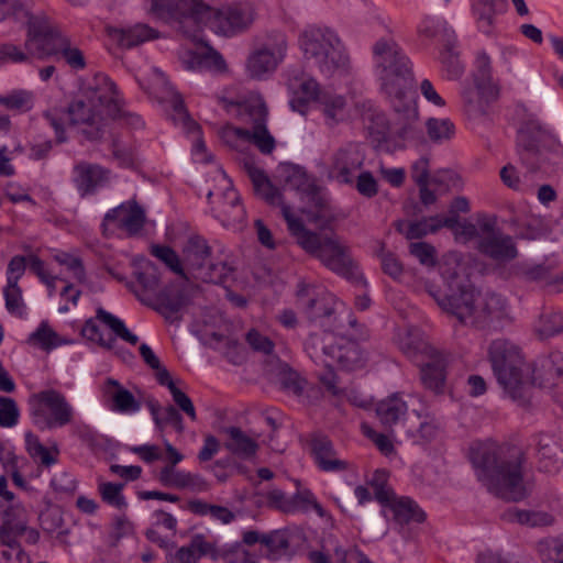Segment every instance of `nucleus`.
<instances>
[{"label":"nucleus","mask_w":563,"mask_h":563,"mask_svg":"<svg viewBox=\"0 0 563 563\" xmlns=\"http://www.w3.org/2000/svg\"><path fill=\"white\" fill-rule=\"evenodd\" d=\"M254 188V192L272 206H279L287 223V229L296 243L309 255L318 258L327 268L346 278L358 277L350 250L335 235H320L306 228L302 220L294 214L291 208L284 202L283 195L275 188L264 170L252 161L244 162Z\"/></svg>","instance_id":"f257e3e1"},{"label":"nucleus","mask_w":563,"mask_h":563,"mask_svg":"<svg viewBox=\"0 0 563 563\" xmlns=\"http://www.w3.org/2000/svg\"><path fill=\"white\" fill-rule=\"evenodd\" d=\"M376 76L379 90L389 101L395 112L406 124L399 133H407V124L419 120L418 82L413 75L412 64L408 56L394 45L379 41L373 47Z\"/></svg>","instance_id":"f03ea898"},{"label":"nucleus","mask_w":563,"mask_h":563,"mask_svg":"<svg viewBox=\"0 0 563 563\" xmlns=\"http://www.w3.org/2000/svg\"><path fill=\"white\" fill-rule=\"evenodd\" d=\"M470 460L478 481L497 497L519 501L527 496L521 470L523 453L519 449L475 443L470 448Z\"/></svg>","instance_id":"7ed1b4c3"},{"label":"nucleus","mask_w":563,"mask_h":563,"mask_svg":"<svg viewBox=\"0 0 563 563\" xmlns=\"http://www.w3.org/2000/svg\"><path fill=\"white\" fill-rule=\"evenodd\" d=\"M430 295L443 311L454 316L460 323L465 325L482 330H497L511 321L506 298L496 292L464 291L463 295L450 294L439 297L430 291Z\"/></svg>","instance_id":"20e7f679"},{"label":"nucleus","mask_w":563,"mask_h":563,"mask_svg":"<svg viewBox=\"0 0 563 563\" xmlns=\"http://www.w3.org/2000/svg\"><path fill=\"white\" fill-rule=\"evenodd\" d=\"M305 58L327 77H343L351 73V58L338 34L325 26H309L299 35Z\"/></svg>","instance_id":"39448f33"},{"label":"nucleus","mask_w":563,"mask_h":563,"mask_svg":"<svg viewBox=\"0 0 563 563\" xmlns=\"http://www.w3.org/2000/svg\"><path fill=\"white\" fill-rule=\"evenodd\" d=\"M488 358L498 384L520 406L530 401V388L536 384L529 377L520 349L508 340H494L488 347Z\"/></svg>","instance_id":"423d86ee"},{"label":"nucleus","mask_w":563,"mask_h":563,"mask_svg":"<svg viewBox=\"0 0 563 563\" xmlns=\"http://www.w3.org/2000/svg\"><path fill=\"white\" fill-rule=\"evenodd\" d=\"M174 9L181 16V23L192 21L198 29L206 26L225 36L245 30L253 20L247 10L241 8L217 10L201 0H177Z\"/></svg>","instance_id":"0eeeda50"},{"label":"nucleus","mask_w":563,"mask_h":563,"mask_svg":"<svg viewBox=\"0 0 563 563\" xmlns=\"http://www.w3.org/2000/svg\"><path fill=\"white\" fill-rule=\"evenodd\" d=\"M223 107L228 111H235L236 114L252 129L228 126L223 131L225 140L239 137L245 141H252L263 154H269L275 148V140L266 128L267 108L261 98H253L244 103H235L222 100Z\"/></svg>","instance_id":"6e6552de"},{"label":"nucleus","mask_w":563,"mask_h":563,"mask_svg":"<svg viewBox=\"0 0 563 563\" xmlns=\"http://www.w3.org/2000/svg\"><path fill=\"white\" fill-rule=\"evenodd\" d=\"M11 14L27 26L24 48L32 53V57L43 60L56 53L57 42L65 34L46 16L31 14L19 0L11 4Z\"/></svg>","instance_id":"1a4fd4ad"},{"label":"nucleus","mask_w":563,"mask_h":563,"mask_svg":"<svg viewBox=\"0 0 563 563\" xmlns=\"http://www.w3.org/2000/svg\"><path fill=\"white\" fill-rule=\"evenodd\" d=\"M31 415L40 429H53L69 424L74 419V408L66 397L55 390L46 389L31 397Z\"/></svg>","instance_id":"9d476101"},{"label":"nucleus","mask_w":563,"mask_h":563,"mask_svg":"<svg viewBox=\"0 0 563 563\" xmlns=\"http://www.w3.org/2000/svg\"><path fill=\"white\" fill-rule=\"evenodd\" d=\"M477 224L481 229L476 246L478 252L498 263L510 262L518 256L514 239L497 229L495 217L478 213Z\"/></svg>","instance_id":"9b49d317"},{"label":"nucleus","mask_w":563,"mask_h":563,"mask_svg":"<svg viewBox=\"0 0 563 563\" xmlns=\"http://www.w3.org/2000/svg\"><path fill=\"white\" fill-rule=\"evenodd\" d=\"M482 264L471 254L461 255L452 252L443 256L440 273L446 280L451 294L473 292L472 279L481 273Z\"/></svg>","instance_id":"f8f14e48"},{"label":"nucleus","mask_w":563,"mask_h":563,"mask_svg":"<svg viewBox=\"0 0 563 563\" xmlns=\"http://www.w3.org/2000/svg\"><path fill=\"white\" fill-rule=\"evenodd\" d=\"M287 42L283 34H275L260 44L249 55L245 64L247 75L264 79L273 74L286 56Z\"/></svg>","instance_id":"ddd939ff"},{"label":"nucleus","mask_w":563,"mask_h":563,"mask_svg":"<svg viewBox=\"0 0 563 563\" xmlns=\"http://www.w3.org/2000/svg\"><path fill=\"white\" fill-rule=\"evenodd\" d=\"M136 283H128L126 286L145 305L152 306L154 301H159L166 309L177 312L185 305L183 297L170 299L165 291H158L159 272L157 267L146 261L139 271L135 272Z\"/></svg>","instance_id":"4468645a"},{"label":"nucleus","mask_w":563,"mask_h":563,"mask_svg":"<svg viewBox=\"0 0 563 563\" xmlns=\"http://www.w3.org/2000/svg\"><path fill=\"white\" fill-rule=\"evenodd\" d=\"M355 107L362 115L368 134L378 145L393 140L395 136L405 140L410 135L413 124H407V133L405 135L399 133L401 128L406 124V121L400 115L397 114V122L390 125L385 113L375 109L371 101L365 100L356 102Z\"/></svg>","instance_id":"2eb2a0df"},{"label":"nucleus","mask_w":563,"mask_h":563,"mask_svg":"<svg viewBox=\"0 0 563 563\" xmlns=\"http://www.w3.org/2000/svg\"><path fill=\"white\" fill-rule=\"evenodd\" d=\"M67 113L70 123L80 125L81 133L89 140L100 139L104 133L107 121L112 119L84 96L68 106Z\"/></svg>","instance_id":"dca6fc26"},{"label":"nucleus","mask_w":563,"mask_h":563,"mask_svg":"<svg viewBox=\"0 0 563 563\" xmlns=\"http://www.w3.org/2000/svg\"><path fill=\"white\" fill-rule=\"evenodd\" d=\"M364 154L357 143H346L339 147L330 157L328 177L340 184H351L354 174L361 169Z\"/></svg>","instance_id":"f3484780"},{"label":"nucleus","mask_w":563,"mask_h":563,"mask_svg":"<svg viewBox=\"0 0 563 563\" xmlns=\"http://www.w3.org/2000/svg\"><path fill=\"white\" fill-rule=\"evenodd\" d=\"M297 296L307 318L321 324L334 314L339 303L334 295L307 285H300Z\"/></svg>","instance_id":"a211bd4d"},{"label":"nucleus","mask_w":563,"mask_h":563,"mask_svg":"<svg viewBox=\"0 0 563 563\" xmlns=\"http://www.w3.org/2000/svg\"><path fill=\"white\" fill-rule=\"evenodd\" d=\"M82 96L112 119L121 113V102L115 85L106 75L98 74L89 80Z\"/></svg>","instance_id":"6ab92c4d"},{"label":"nucleus","mask_w":563,"mask_h":563,"mask_svg":"<svg viewBox=\"0 0 563 563\" xmlns=\"http://www.w3.org/2000/svg\"><path fill=\"white\" fill-rule=\"evenodd\" d=\"M104 406L118 413L131 415L141 409V402L119 380L108 377L100 387Z\"/></svg>","instance_id":"aec40b11"},{"label":"nucleus","mask_w":563,"mask_h":563,"mask_svg":"<svg viewBox=\"0 0 563 563\" xmlns=\"http://www.w3.org/2000/svg\"><path fill=\"white\" fill-rule=\"evenodd\" d=\"M287 86L294 98L290 104L294 110L305 112L306 104L311 100H317L320 96L319 85L309 74L299 67L288 70Z\"/></svg>","instance_id":"412c9836"},{"label":"nucleus","mask_w":563,"mask_h":563,"mask_svg":"<svg viewBox=\"0 0 563 563\" xmlns=\"http://www.w3.org/2000/svg\"><path fill=\"white\" fill-rule=\"evenodd\" d=\"M424 390L435 396L446 390V362L433 346L424 343Z\"/></svg>","instance_id":"4be33fe9"},{"label":"nucleus","mask_w":563,"mask_h":563,"mask_svg":"<svg viewBox=\"0 0 563 563\" xmlns=\"http://www.w3.org/2000/svg\"><path fill=\"white\" fill-rule=\"evenodd\" d=\"M144 222V210L136 202L128 201L106 213L103 225L115 223L129 234H135L143 228Z\"/></svg>","instance_id":"5701e85b"},{"label":"nucleus","mask_w":563,"mask_h":563,"mask_svg":"<svg viewBox=\"0 0 563 563\" xmlns=\"http://www.w3.org/2000/svg\"><path fill=\"white\" fill-rule=\"evenodd\" d=\"M224 437L223 446L234 456L241 460H252L258 451L257 438L249 434L239 427L222 428Z\"/></svg>","instance_id":"b1692460"},{"label":"nucleus","mask_w":563,"mask_h":563,"mask_svg":"<svg viewBox=\"0 0 563 563\" xmlns=\"http://www.w3.org/2000/svg\"><path fill=\"white\" fill-rule=\"evenodd\" d=\"M223 191L218 202L217 211L222 221L228 224L240 223L244 219V208L240 202L236 190L232 187L231 180L222 174Z\"/></svg>","instance_id":"393cba45"},{"label":"nucleus","mask_w":563,"mask_h":563,"mask_svg":"<svg viewBox=\"0 0 563 563\" xmlns=\"http://www.w3.org/2000/svg\"><path fill=\"white\" fill-rule=\"evenodd\" d=\"M163 101H166L170 104L174 111V120L178 121L183 124L184 129L187 132L192 133L197 136L196 143L194 145V150L196 153H202L206 150L203 141L199 137L200 129L198 124L189 117L187 110L185 109L184 100L180 95L174 90L170 85H166V95L162 97Z\"/></svg>","instance_id":"a878e982"},{"label":"nucleus","mask_w":563,"mask_h":563,"mask_svg":"<svg viewBox=\"0 0 563 563\" xmlns=\"http://www.w3.org/2000/svg\"><path fill=\"white\" fill-rule=\"evenodd\" d=\"M474 84L477 89L478 98L474 100L473 92L465 93L464 100L466 110L471 115H483L486 112V106L498 98L499 86L493 77Z\"/></svg>","instance_id":"bb28decb"},{"label":"nucleus","mask_w":563,"mask_h":563,"mask_svg":"<svg viewBox=\"0 0 563 563\" xmlns=\"http://www.w3.org/2000/svg\"><path fill=\"white\" fill-rule=\"evenodd\" d=\"M210 246L206 240L200 236H191L183 251L184 263L187 274L197 277V272L202 271L207 262L210 260Z\"/></svg>","instance_id":"cd10ccee"},{"label":"nucleus","mask_w":563,"mask_h":563,"mask_svg":"<svg viewBox=\"0 0 563 563\" xmlns=\"http://www.w3.org/2000/svg\"><path fill=\"white\" fill-rule=\"evenodd\" d=\"M311 452L314 462L324 472H342L347 467L346 462L336 456L331 441L324 437L312 439Z\"/></svg>","instance_id":"c85d7f7f"},{"label":"nucleus","mask_w":563,"mask_h":563,"mask_svg":"<svg viewBox=\"0 0 563 563\" xmlns=\"http://www.w3.org/2000/svg\"><path fill=\"white\" fill-rule=\"evenodd\" d=\"M393 514V520L404 528L419 518L418 503L406 496L393 494L388 500L380 504Z\"/></svg>","instance_id":"c756f323"},{"label":"nucleus","mask_w":563,"mask_h":563,"mask_svg":"<svg viewBox=\"0 0 563 563\" xmlns=\"http://www.w3.org/2000/svg\"><path fill=\"white\" fill-rule=\"evenodd\" d=\"M538 461L539 467L547 473H555L563 464V450L550 435L538 437Z\"/></svg>","instance_id":"7c9ffc66"},{"label":"nucleus","mask_w":563,"mask_h":563,"mask_svg":"<svg viewBox=\"0 0 563 563\" xmlns=\"http://www.w3.org/2000/svg\"><path fill=\"white\" fill-rule=\"evenodd\" d=\"M440 60L449 79H459L464 74L465 67L460 59L459 42L453 32L444 35Z\"/></svg>","instance_id":"2f4dec72"},{"label":"nucleus","mask_w":563,"mask_h":563,"mask_svg":"<svg viewBox=\"0 0 563 563\" xmlns=\"http://www.w3.org/2000/svg\"><path fill=\"white\" fill-rule=\"evenodd\" d=\"M317 102L327 124L330 126L338 124L347 117L346 100L341 95L321 92Z\"/></svg>","instance_id":"473e14b6"},{"label":"nucleus","mask_w":563,"mask_h":563,"mask_svg":"<svg viewBox=\"0 0 563 563\" xmlns=\"http://www.w3.org/2000/svg\"><path fill=\"white\" fill-rule=\"evenodd\" d=\"M183 65L188 70L214 69L222 71L225 68V62L222 56L209 48L201 52L188 51L183 56Z\"/></svg>","instance_id":"72a5a7b5"},{"label":"nucleus","mask_w":563,"mask_h":563,"mask_svg":"<svg viewBox=\"0 0 563 563\" xmlns=\"http://www.w3.org/2000/svg\"><path fill=\"white\" fill-rule=\"evenodd\" d=\"M307 203H309V208L306 209L303 207L302 212L307 213L309 221L314 223L320 230L329 229L335 220V216L322 190Z\"/></svg>","instance_id":"f704fd0d"},{"label":"nucleus","mask_w":563,"mask_h":563,"mask_svg":"<svg viewBox=\"0 0 563 563\" xmlns=\"http://www.w3.org/2000/svg\"><path fill=\"white\" fill-rule=\"evenodd\" d=\"M76 185L82 196L90 194L106 178L107 172L98 165L80 163L75 167Z\"/></svg>","instance_id":"c9c22d12"},{"label":"nucleus","mask_w":563,"mask_h":563,"mask_svg":"<svg viewBox=\"0 0 563 563\" xmlns=\"http://www.w3.org/2000/svg\"><path fill=\"white\" fill-rule=\"evenodd\" d=\"M407 404L399 394H393L376 406V416L384 426L391 427L407 412Z\"/></svg>","instance_id":"e433bc0d"},{"label":"nucleus","mask_w":563,"mask_h":563,"mask_svg":"<svg viewBox=\"0 0 563 563\" xmlns=\"http://www.w3.org/2000/svg\"><path fill=\"white\" fill-rule=\"evenodd\" d=\"M451 173L449 170L429 172L424 167V206L435 202L438 196L450 188Z\"/></svg>","instance_id":"4c0bfd02"},{"label":"nucleus","mask_w":563,"mask_h":563,"mask_svg":"<svg viewBox=\"0 0 563 563\" xmlns=\"http://www.w3.org/2000/svg\"><path fill=\"white\" fill-rule=\"evenodd\" d=\"M286 187L296 190L300 198L307 202L321 191V188L314 184V180L299 168L290 170L286 177Z\"/></svg>","instance_id":"58836bf2"},{"label":"nucleus","mask_w":563,"mask_h":563,"mask_svg":"<svg viewBox=\"0 0 563 563\" xmlns=\"http://www.w3.org/2000/svg\"><path fill=\"white\" fill-rule=\"evenodd\" d=\"M158 37V31L147 24L137 23L133 26L122 29L120 31L119 41L123 47L131 48Z\"/></svg>","instance_id":"ea45409f"},{"label":"nucleus","mask_w":563,"mask_h":563,"mask_svg":"<svg viewBox=\"0 0 563 563\" xmlns=\"http://www.w3.org/2000/svg\"><path fill=\"white\" fill-rule=\"evenodd\" d=\"M556 268V262L536 265L523 264L519 266L518 275L526 282L542 283L545 287L551 289V282Z\"/></svg>","instance_id":"a19ab883"},{"label":"nucleus","mask_w":563,"mask_h":563,"mask_svg":"<svg viewBox=\"0 0 563 563\" xmlns=\"http://www.w3.org/2000/svg\"><path fill=\"white\" fill-rule=\"evenodd\" d=\"M424 125L429 141L434 144L449 142L455 135V125L449 118L429 117Z\"/></svg>","instance_id":"79ce46f5"},{"label":"nucleus","mask_w":563,"mask_h":563,"mask_svg":"<svg viewBox=\"0 0 563 563\" xmlns=\"http://www.w3.org/2000/svg\"><path fill=\"white\" fill-rule=\"evenodd\" d=\"M421 332L418 327H406L398 334V345L401 352L420 366Z\"/></svg>","instance_id":"37998d69"},{"label":"nucleus","mask_w":563,"mask_h":563,"mask_svg":"<svg viewBox=\"0 0 563 563\" xmlns=\"http://www.w3.org/2000/svg\"><path fill=\"white\" fill-rule=\"evenodd\" d=\"M534 332L541 340L563 332V312L543 311L534 324Z\"/></svg>","instance_id":"c03bdc74"},{"label":"nucleus","mask_w":563,"mask_h":563,"mask_svg":"<svg viewBox=\"0 0 563 563\" xmlns=\"http://www.w3.org/2000/svg\"><path fill=\"white\" fill-rule=\"evenodd\" d=\"M53 56H60L74 70H81L86 67L84 52L66 34L62 40H58L56 53Z\"/></svg>","instance_id":"a18cd8bd"},{"label":"nucleus","mask_w":563,"mask_h":563,"mask_svg":"<svg viewBox=\"0 0 563 563\" xmlns=\"http://www.w3.org/2000/svg\"><path fill=\"white\" fill-rule=\"evenodd\" d=\"M233 274V268L222 260H210L207 262L202 271L197 272L196 279L206 283L222 284L227 282Z\"/></svg>","instance_id":"49530a36"},{"label":"nucleus","mask_w":563,"mask_h":563,"mask_svg":"<svg viewBox=\"0 0 563 563\" xmlns=\"http://www.w3.org/2000/svg\"><path fill=\"white\" fill-rule=\"evenodd\" d=\"M330 356L346 369H354L362 364V354L355 342L331 347Z\"/></svg>","instance_id":"de8ad7c7"},{"label":"nucleus","mask_w":563,"mask_h":563,"mask_svg":"<svg viewBox=\"0 0 563 563\" xmlns=\"http://www.w3.org/2000/svg\"><path fill=\"white\" fill-rule=\"evenodd\" d=\"M508 515L510 520L532 528L552 526L555 521L554 516L547 511L514 509Z\"/></svg>","instance_id":"09e8293b"},{"label":"nucleus","mask_w":563,"mask_h":563,"mask_svg":"<svg viewBox=\"0 0 563 563\" xmlns=\"http://www.w3.org/2000/svg\"><path fill=\"white\" fill-rule=\"evenodd\" d=\"M96 319L106 324L111 331L122 339L123 341L134 345L137 343V335L133 334L124 324V322L106 311L103 308H98L96 311Z\"/></svg>","instance_id":"8fccbe9b"},{"label":"nucleus","mask_w":563,"mask_h":563,"mask_svg":"<svg viewBox=\"0 0 563 563\" xmlns=\"http://www.w3.org/2000/svg\"><path fill=\"white\" fill-rule=\"evenodd\" d=\"M473 10L478 30L485 34H490L495 20V0H476Z\"/></svg>","instance_id":"3c124183"},{"label":"nucleus","mask_w":563,"mask_h":563,"mask_svg":"<svg viewBox=\"0 0 563 563\" xmlns=\"http://www.w3.org/2000/svg\"><path fill=\"white\" fill-rule=\"evenodd\" d=\"M24 509L20 504L11 505L3 511V523L0 528V536L25 530V522L22 519Z\"/></svg>","instance_id":"603ef678"},{"label":"nucleus","mask_w":563,"mask_h":563,"mask_svg":"<svg viewBox=\"0 0 563 563\" xmlns=\"http://www.w3.org/2000/svg\"><path fill=\"white\" fill-rule=\"evenodd\" d=\"M0 104L12 111H29L33 107V96L26 90H14L0 96Z\"/></svg>","instance_id":"864d4df0"},{"label":"nucleus","mask_w":563,"mask_h":563,"mask_svg":"<svg viewBox=\"0 0 563 563\" xmlns=\"http://www.w3.org/2000/svg\"><path fill=\"white\" fill-rule=\"evenodd\" d=\"M457 243L466 244L474 239H479L481 229L476 223L468 221L467 219H456V222L449 228Z\"/></svg>","instance_id":"5fc2aeb1"},{"label":"nucleus","mask_w":563,"mask_h":563,"mask_svg":"<svg viewBox=\"0 0 563 563\" xmlns=\"http://www.w3.org/2000/svg\"><path fill=\"white\" fill-rule=\"evenodd\" d=\"M32 53L27 49H22L13 43H3L0 45V66L5 63L23 64L30 63Z\"/></svg>","instance_id":"6e6d98bb"},{"label":"nucleus","mask_w":563,"mask_h":563,"mask_svg":"<svg viewBox=\"0 0 563 563\" xmlns=\"http://www.w3.org/2000/svg\"><path fill=\"white\" fill-rule=\"evenodd\" d=\"M152 254L161 260L168 268H170V271L187 278L180 260L173 249L168 246L154 245L152 247Z\"/></svg>","instance_id":"4d7b16f0"},{"label":"nucleus","mask_w":563,"mask_h":563,"mask_svg":"<svg viewBox=\"0 0 563 563\" xmlns=\"http://www.w3.org/2000/svg\"><path fill=\"white\" fill-rule=\"evenodd\" d=\"M3 294L8 311L18 317H23L25 312V305L22 298V290L19 285L7 284Z\"/></svg>","instance_id":"13d9d810"},{"label":"nucleus","mask_w":563,"mask_h":563,"mask_svg":"<svg viewBox=\"0 0 563 563\" xmlns=\"http://www.w3.org/2000/svg\"><path fill=\"white\" fill-rule=\"evenodd\" d=\"M123 486V484L100 483L99 493L107 504L121 509L126 506L125 499L121 494Z\"/></svg>","instance_id":"bf43d9fd"},{"label":"nucleus","mask_w":563,"mask_h":563,"mask_svg":"<svg viewBox=\"0 0 563 563\" xmlns=\"http://www.w3.org/2000/svg\"><path fill=\"white\" fill-rule=\"evenodd\" d=\"M20 416L16 402L9 397H0V427L12 428Z\"/></svg>","instance_id":"052dcab7"},{"label":"nucleus","mask_w":563,"mask_h":563,"mask_svg":"<svg viewBox=\"0 0 563 563\" xmlns=\"http://www.w3.org/2000/svg\"><path fill=\"white\" fill-rule=\"evenodd\" d=\"M388 473L385 470H377L371 479V486L374 489L376 500L382 504L395 494L387 484Z\"/></svg>","instance_id":"680f3d73"},{"label":"nucleus","mask_w":563,"mask_h":563,"mask_svg":"<svg viewBox=\"0 0 563 563\" xmlns=\"http://www.w3.org/2000/svg\"><path fill=\"white\" fill-rule=\"evenodd\" d=\"M262 545L272 554H277L289 548V540L285 531L274 530L263 534Z\"/></svg>","instance_id":"e2e57ef3"},{"label":"nucleus","mask_w":563,"mask_h":563,"mask_svg":"<svg viewBox=\"0 0 563 563\" xmlns=\"http://www.w3.org/2000/svg\"><path fill=\"white\" fill-rule=\"evenodd\" d=\"M25 443L27 452L33 457H38L42 464L49 466L55 463V459L48 450L40 442L38 438L32 432L25 434Z\"/></svg>","instance_id":"0e129e2a"},{"label":"nucleus","mask_w":563,"mask_h":563,"mask_svg":"<svg viewBox=\"0 0 563 563\" xmlns=\"http://www.w3.org/2000/svg\"><path fill=\"white\" fill-rule=\"evenodd\" d=\"M55 261L73 274V277L80 284L86 283V272L82 265V261L79 257L73 256L67 253L55 255Z\"/></svg>","instance_id":"69168bd1"},{"label":"nucleus","mask_w":563,"mask_h":563,"mask_svg":"<svg viewBox=\"0 0 563 563\" xmlns=\"http://www.w3.org/2000/svg\"><path fill=\"white\" fill-rule=\"evenodd\" d=\"M31 339L37 342L45 350H49L62 344L58 334L46 323H42L31 335Z\"/></svg>","instance_id":"338daca9"},{"label":"nucleus","mask_w":563,"mask_h":563,"mask_svg":"<svg viewBox=\"0 0 563 563\" xmlns=\"http://www.w3.org/2000/svg\"><path fill=\"white\" fill-rule=\"evenodd\" d=\"M541 367L549 376L548 382L554 377L563 378V354L559 351L551 352L547 358L542 360Z\"/></svg>","instance_id":"774afa93"}]
</instances>
